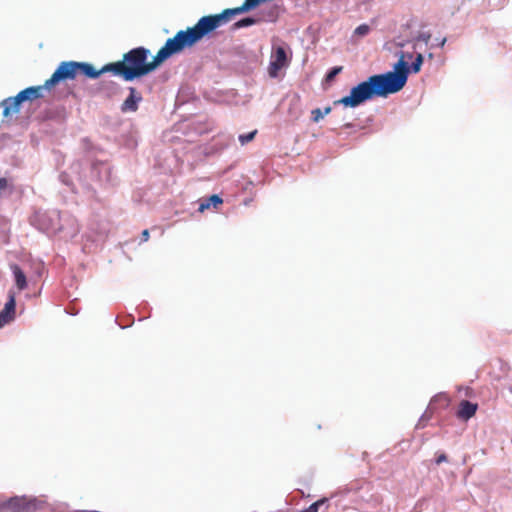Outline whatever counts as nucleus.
<instances>
[{
  "mask_svg": "<svg viewBox=\"0 0 512 512\" xmlns=\"http://www.w3.org/2000/svg\"><path fill=\"white\" fill-rule=\"evenodd\" d=\"M31 224L38 230L48 234H57L64 228L61 223V212L58 210L37 211L31 217Z\"/></svg>",
  "mask_w": 512,
  "mask_h": 512,
  "instance_id": "nucleus-6",
  "label": "nucleus"
},
{
  "mask_svg": "<svg viewBox=\"0 0 512 512\" xmlns=\"http://www.w3.org/2000/svg\"><path fill=\"white\" fill-rule=\"evenodd\" d=\"M431 39V34L429 32H422L417 37L414 38L413 41V49L416 50L420 42H423L425 45L429 43Z\"/></svg>",
  "mask_w": 512,
  "mask_h": 512,
  "instance_id": "nucleus-21",
  "label": "nucleus"
},
{
  "mask_svg": "<svg viewBox=\"0 0 512 512\" xmlns=\"http://www.w3.org/2000/svg\"><path fill=\"white\" fill-rule=\"evenodd\" d=\"M446 43V38H442L440 41H438V46L443 47Z\"/></svg>",
  "mask_w": 512,
  "mask_h": 512,
  "instance_id": "nucleus-32",
  "label": "nucleus"
},
{
  "mask_svg": "<svg viewBox=\"0 0 512 512\" xmlns=\"http://www.w3.org/2000/svg\"><path fill=\"white\" fill-rule=\"evenodd\" d=\"M405 55H406L407 62H408V60L412 59V57H413V53L405 52Z\"/></svg>",
  "mask_w": 512,
  "mask_h": 512,
  "instance_id": "nucleus-33",
  "label": "nucleus"
},
{
  "mask_svg": "<svg viewBox=\"0 0 512 512\" xmlns=\"http://www.w3.org/2000/svg\"><path fill=\"white\" fill-rule=\"evenodd\" d=\"M45 502L41 499L26 496H15L6 501H0V512H37Z\"/></svg>",
  "mask_w": 512,
  "mask_h": 512,
  "instance_id": "nucleus-7",
  "label": "nucleus"
},
{
  "mask_svg": "<svg viewBox=\"0 0 512 512\" xmlns=\"http://www.w3.org/2000/svg\"><path fill=\"white\" fill-rule=\"evenodd\" d=\"M216 29L217 26L211 15H207L201 17L193 27L178 31L174 37L167 39L164 46L157 52L159 64L185 48L192 47Z\"/></svg>",
  "mask_w": 512,
  "mask_h": 512,
  "instance_id": "nucleus-1",
  "label": "nucleus"
},
{
  "mask_svg": "<svg viewBox=\"0 0 512 512\" xmlns=\"http://www.w3.org/2000/svg\"><path fill=\"white\" fill-rule=\"evenodd\" d=\"M211 206V203L205 200L204 202L200 203L199 205V211L203 212L205 209H208Z\"/></svg>",
  "mask_w": 512,
  "mask_h": 512,
  "instance_id": "nucleus-29",
  "label": "nucleus"
},
{
  "mask_svg": "<svg viewBox=\"0 0 512 512\" xmlns=\"http://www.w3.org/2000/svg\"><path fill=\"white\" fill-rule=\"evenodd\" d=\"M16 301L13 292H9L8 301L0 312V328L10 323L15 317Z\"/></svg>",
  "mask_w": 512,
  "mask_h": 512,
  "instance_id": "nucleus-10",
  "label": "nucleus"
},
{
  "mask_svg": "<svg viewBox=\"0 0 512 512\" xmlns=\"http://www.w3.org/2000/svg\"><path fill=\"white\" fill-rule=\"evenodd\" d=\"M370 32V26L367 24H361L354 30V35L363 37Z\"/></svg>",
  "mask_w": 512,
  "mask_h": 512,
  "instance_id": "nucleus-24",
  "label": "nucleus"
},
{
  "mask_svg": "<svg viewBox=\"0 0 512 512\" xmlns=\"http://www.w3.org/2000/svg\"><path fill=\"white\" fill-rule=\"evenodd\" d=\"M433 57H434L433 53H429V54H428V58H429V59H433Z\"/></svg>",
  "mask_w": 512,
  "mask_h": 512,
  "instance_id": "nucleus-34",
  "label": "nucleus"
},
{
  "mask_svg": "<svg viewBox=\"0 0 512 512\" xmlns=\"http://www.w3.org/2000/svg\"><path fill=\"white\" fill-rule=\"evenodd\" d=\"M446 461H447V456H446V454H444V453L439 454V455L436 457V459H435V462H436V464H438V465H439V464H441V463H443V462H446Z\"/></svg>",
  "mask_w": 512,
  "mask_h": 512,
  "instance_id": "nucleus-28",
  "label": "nucleus"
},
{
  "mask_svg": "<svg viewBox=\"0 0 512 512\" xmlns=\"http://www.w3.org/2000/svg\"><path fill=\"white\" fill-rule=\"evenodd\" d=\"M44 89H46L44 87V85L31 86V87L25 88L18 93V99H21V100H23V102H25V101H31L34 99L41 98L43 96L42 91Z\"/></svg>",
  "mask_w": 512,
  "mask_h": 512,
  "instance_id": "nucleus-14",
  "label": "nucleus"
},
{
  "mask_svg": "<svg viewBox=\"0 0 512 512\" xmlns=\"http://www.w3.org/2000/svg\"><path fill=\"white\" fill-rule=\"evenodd\" d=\"M259 23V19L257 18V16H247V17H244L238 21H236L233 26H232V29L233 30H238V29H241V28H245V27H250L252 25H256Z\"/></svg>",
  "mask_w": 512,
  "mask_h": 512,
  "instance_id": "nucleus-18",
  "label": "nucleus"
},
{
  "mask_svg": "<svg viewBox=\"0 0 512 512\" xmlns=\"http://www.w3.org/2000/svg\"><path fill=\"white\" fill-rule=\"evenodd\" d=\"M378 76V74L372 75L367 80L352 87L350 94L336 100L334 105L341 104L344 107L355 108L374 97H387L390 92Z\"/></svg>",
  "mask_w": 512,
  "mask_h": 512,
  "instance_id": "nucleus-3",
  "label": "nucleus"
},
{
  "mask_svg": "<svg viewBox=\"0 0 512 512\" xmlns=\"http://www.w3.org/2000/svg\"><path fill=\"white\" fill-rule=\"evenodd\" d=\"M149 50L144 47H136L124 54L122 61L104 65L100 72H113L121 76L125 81H133L154 71L160 64L156 55L151 62H147Z\"/></svg>",
  "mask_w": 512,
  "mask_h": 512,
  "instance_id": "nucleus-2",
  "label": "nucleus"
},
{
  "mask_svg": "<svg viewBox=\"0 0 512 512\" xmlns=\"http://www.w3.org/2000/svg\"><path fill=\"white\" fill-rule=\"evenodd\" d=\"M61 223L64 225V228L59 230L58 233H62L63 238L72 239L78 234V222L71 214L67 212L61 213Z\"/></svg>",
  "mask_w": 512,
  "mask_h": 512,
  "instance_id": "nucleus-9",
  "label": "nucleus"
},
{
  "mask_svg": "<svg viewBox=\"0 0 512 512\" xmlns=\"http://www.w3.org/2000/svg\"><path fill=\"white\" fill-rule=\"evenodd\" d=\"M23 100L18 99V94L14 97H8L1 102L3 107V116L8 117L11 113H18Z\"/></svg>",
  "mask_w": 512,
  "mask_h": 512,
  "instance_id": "nucleus-13",
  "label": "nucleus"
},
{
  "mask_svg": "<svg viewBox=\"0 0 512 512\" xmlns=\"http://www.w3.org/2000/svg\"><path fill=\"white\" fill-rule=\"evenodd\" d=\"M328 502L327 498H322L314 503H312L308 508L302 510L301 512H318L319 508Z\"/></svg>",
  "mask_w": 512,
  "mask_h": 512,
  "instance_id": "nucleus-22",
  "label": "nucleus"
},
{
  "mask_svg": "<svg viewBox=\"0 0 512 512\" xmlns=\"http://www.w3.org/2000/svg\"><path fill=\"white\" fill-rule=\"evenodd\" d=\"M477 408V404L463 400L459 405L457 415L461 419L468 420L475 415Z\"/></svg>",
  "mask_w": 512,
  "mask_h": 512,
  "instance_id": "nucleus-16",
  "label": "nucleus"
},
{
  "mask_svg": "<svg viewBox=\"0 0 512 512\" xmlns=\"http://www.w3.org/2000/svg\"><path fill=\"white\" fill-rule=\"evenodd\" d=\"M78 74H83L87 78L96 79L102 72L87 62L63 61L61 62L52 76L44 83L46 90L51 89L62 81L74 80Z\"/></svg>",
  "mask_w": 512,
  "mask_h": 512,
  "instance_id": "nucleus-4",
  "label": "nucleus"
},
{
  "mask_svg": "<svg viewBox=\"0 0 512 512\" xmlns=\"http://www.w3.org/2000/svg\"><path fill=\"white\" fill-rule=\"evenodd\" d=\"M91 173L96 176L100 182L110 181V167L106 163H95L92 166Z\"/></svg>",
  "mask_w": 512,
  "mask_h": 512,
  "instance_id": "nucleus-15",
  "label": "nucleus"
},
{
  "mask_svg": "<svg viewBox=\"0 0 512 512\" xmlns=\"http://www.w3.org/2000/svg\"><path fill=\"white\" fill-rule=\"evenodd\" d=\"M331 112V107H326L323 110L320 108L313 109L312 114V120L314 122H319L324 116L328 115Z\"/></svg>",
  "mask_w": 512,
  "mask_h": 512,
  "instance_id": "nucleus-20",
  "label": "nucleus"
},
{
  "mask_svg": "<svg viewBox=\"0 0 512 512\" xmlns=\"http://www.w3.org/2000/svg\"><path fill=\"white\" fill-rule=\"evenodd\" d=\"M149 239V230L145 229L141 233V242H146Z\"/></svg>",
  "mask_w": 512,
  "mask_h": 512,
  "instance_id": "nucleus-30",
  "label": "nucleus"
},
{
  "mask_svg": "<svg viewBox=\"0 0 512 512\" xmlns=\"http://www.w3.org/2000/svg\"><path fill=\"white\" fill-rule=\"evenodd\" d=\"M256 134H257V130H253L246 134H240L238 136V139H239L241 145H246L247 143H249L250 141H252L255 138Z\"/></svg>",
  "mask_w": 512,
  "mask_h": 512,
  "instance_id": "nucleus-23",
  "label": "nucleus"
},
{
  "mask_svg": "<svg viewBox=\"0 0 512 512\" xmlns=\"http://www.w3.org/2000/svg\"><path fill=\"white\" fill-rule=\"evenodd\" d=\"M11 270L14 275L15 284L17 288L22 291L27 288V278L23 270L17 265H11Z\"/></svg>",
  "mask_w": 512,
  "mask_h": 512,
  "instance_id": "nucleus-17",
  "label": "nucleus"
},
{
  "mask_svg": "<svg viewBox=\"0 0 512 512\" xmlns=\"http://www.w3.org/2000/svg\"><path fill=\"white\" fill-rule=\"evenodd\" d=\"M397 55L399 60L393 65V71L378 74L390 94L399 92L406 85L410 73L405 52L400 51Z\"/></svg>",
  "mask_w": 512,
  "mask_h": 512,
  "instance_id": "nucleus-5",
  "label": "nucleus"
},
{
  "mask_svg": "<svg viewBox=\"0 0 512 512\" xmlns=\"http://www.w3.org/2000/svg\"><path fill=\"white\" fill-rule=\"evenodd\" d=\"M425 417H426V413H425V414H423V415H422V417L420 418V420H419V422H418V424H417V426H416L417 428H422V427H424V423H423V422H424Z\"/></svg>",
  "mask_w": 512,
  "mask_h": 512,
  "instance_id": "nucleus-31",
  "label": "nucleus"
},
{
  "mask_svg": "<svg viewBox=\"0 0 512 512\" xmlns=\"http://www.w3.org/2000/svg\"><path fill=\"white\" fill-rule=\"evenodd\" d=\"M59 180L66 186L68 187H72L73 186V183H72V180H71V177L66 173V172H62L60 173L59 175Z\"/></svg>",
  "mask_w": 512,
  "mask_h": 512,
  "instance_id": "nucleus-26",
  "label": "nucleus"
},
{
  "mask_svg": "<svg viewBox=\"0 0 512 512\" xmlns=\"http://www.w3.org/2000/svg\"><path fill=\"white\" fill-rule=\"evenodd\" d=\"M288 51H290V47L286 43L273 46L268 69L270 77L276 78L279 71L289 65Z\"/></svg>",
  "mask_w": 512,
  "mask_h": 512,
  "instance_id": "nucleus-8",
  "label": "nucleus"
},
{
  "mask_svg": "<svg viewBox=\"0 0 512 512\" xmlns=\"http://www.w3.org/2000/svg\"><path fill=\"white\" fill-rule=\"evenodd\" d=\"M281 13V7L277 4H272L269 6H266L261 9L259 14L257 15V18L260 22H268L272 23L275 22Z\"/></svg>",
  "mask_w": 512,
  "mask_h": 512,
  "instance_id": "nucleus-11",
  "label": "nucleus"
},
{
  "mask_svg": "<svg viewBox=\"0 0 512 512\" xmlns=\"http://www.w3.org/2000/svg\"><path fill=\"white\" fill-rule=\"evenodd\" d=\"M423 62L424 56L422 53H416L414 61L409 65V71L415 74L418 73L421 70Z\"/></svg>",
  "mask_w": 512,
  "mask_h": 512,
  "instance_id": "nucleus-19",
  "label": "nucleus"
},
{
  "mask_svg": "<svg viewBox=\"0 0 512 512\" xmlns=\"http://www.w3.org/2000/svg\"><path fill=\"white\" fill-rule=\"evenodd\" d=\"M341 71V66L332 67L326 74V81H332Z\"/></svg>",
  "mask_w": 512,
  "mask_h": 512,
  "instance_id": "nucleus-25",
  "label": "nucleus"
},
{
  "mask_svg": "<svg viewBox=\"0 0 512 512\" xmlns=\"http://www.w3.org/2000/svg\"><path fill=\"white\" fill-rule=\"evenodd\" d=\"M207 201L210 202L211 206H214V207H217L218 205L222 204V202H223L222 198L216 194L211 195L207 199Z\"/></svg>",
  "mask_w": 512,
  "mask_h": 512,
  "instance_id": "nucleus-27",
  "label": "nucleus"
},
{
  "mask_svg": "<svg viewBox=\"0 0 512 512\" xmlns=\"http://www.w3.org/2000/svg\"><path fill=\"white\" fill-rule=\"evenodd\" d=\"M129 92V96L121 105L122 112H135L138 109V104L142 101V96L134 87H129Z\"/></svg>",
  "mask_w": 512,
  "mask_h": 512,
  "instance_id": "nucleus-12",
  "label": "nucleus"
}]
</instances>
